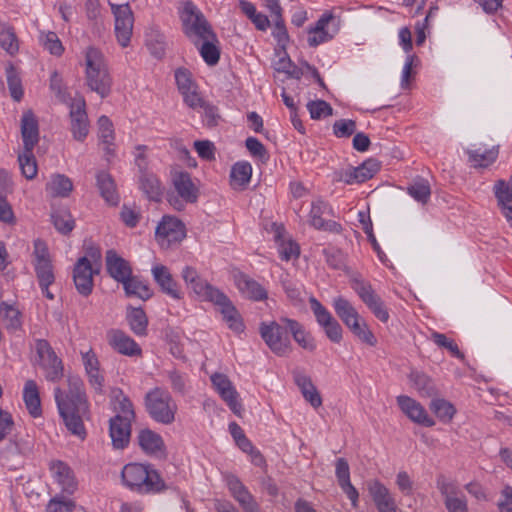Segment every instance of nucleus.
I'll use <instances>...</instances> for the list:
<instances>
[{"label": "nucleus", "mask_w": 512, "mask_h": 512, "mask_svg": "<svg viewBox=\"0 0 512 512\" xmlns=\"http://www.w3.org/2000/svg\"><path fill=\"white\" fill-rule=\"evenodd\" d=\"M55 401L65 426L80 439L86 437L83 419L89 414V404L84 383L79 377L68 378V392L64 395L60 388L54 390Z\"/></svg>", "instance_id": "obj_1"}, {"label": "nucleus", "mask_w": 512, "mask_h": 512, "mask_svg": "<svg viewBox=\"0 0 512 512\" xmlns=\"http://www.w3.org/2000/svg\"><path fill=\"white\" fill-rule=\"evenodd\" d=\"M110 75L103 53L94 47H89L85 53V84L101 98H106L112 88Z\"/></svg>", "instance_id": "obj_2"}, {"label": "nucleus", "mask_w": 512, "mask_h": 512, "mask_svg": "<svg viewBox=\"0 0 512 512\" xmlns=\"http://www.w3.org/2000/svg\"><path fill=\"white\" fill-rule=\"evenodd\" d=\"M145 410L155 422L170 425L175 421L178 410L171 394L160 387L149 390L144 397Z\"/></svg>", "instance_id": "obj_3"}, {"label": "nucleus", "mask_w": 512, "mask_h": 512, "mask_svg": "<svg viewBox=\"0 0 512 512\" xmlns=\"http://www.w3.org/2000/svg\"><path fill=\"white\" fill-rule=\"evenodd\" d=\"M180 18L185 35L196 45L203 39H215V34L203 13L191 2L183 5Z\"/></svg>", "instance_id": "obj_4"}, {"label": "nucleus", "mask_w": 512, "mask_h": 512, "mask_svg": "<svg viewBox=\"0 0 512 512\" xmlns=\"http://www.w3.org/2000/svg\"><path fill=\"white\" fill-rule=\"evenodd\" d=\"M259 333L274 354L286 356L292 351L289 328L281 320L279 322H262Z\"/></svg>", "instance_id": "obj_5"}, {"label": "nucleus", "mask_w": 512, "mask_h": 512, "mask_svg": "<svg viewBox=\"0 0 512 512\" xmlns=\"http://www.w3.org/2000/svg\"><path fill=\"white\" fill-rule=\"evenodd\" d=\"M35 348L45 378L50 382L59 381L64 375V366L52 346L47 340L38 339Z\"/></svg>", "instance_id": "obj_6"}, {"label": "nucleus", "mask_w": 512, "mask_h": 512, "mask_svg": "<svg viewBox=\"0 0 512 512\" xmlns=\"http://www.w3.org/2000/svg\"><path fill=\"white\" fill-rule=\"evenodd\" d=\"M114 15V32L118 44L125 48L129 46L133 34L134 15L129 4L110 3Z\"/></svg>", "instance_id": "obj_7"}, {"label": "nucleus", "mask_w": 512, "mask_h": 512, "mask_svg": "<svg viewBox=\"0 0 512 512\" xmlns=\"http://www.w3.org/2000/svg\"><path fill=\"white\" fill-rule=\"evenodd\" d=\"M185 235L183 223L170 216L163 217L155 232L156 240L163 249H169L173 245L179 244Z\"/></svg>", "instance_id": "obj_8"}, {"label": "nucleus", "mask_w": 512, "mask_h": 512, "mask_svg": "<svg viewBox=\"0 0 512 512\" xmlns=\"http://www.w3.org/2000/svg\"><path fill=\"white\" fill-rule=\"evenodd\" d=\"M353 289L376 318L384 323L389 320V312L384 302L380 296L376 294L369 283L362 280H355L353 283Z\"/></svg>", "instance_id": "obj_9"}, {"label": "nucleus", "mask_w": 512, "mask_h": 512, "mask_svg": "<svg viewBox=\"0 0 512 512\" xmlns=\"http://www.w3.org/2000/svg\"><path fill=\"white\" fill-rule=\"evenodd\" d=\"M181 277L187 288L201 300L210 302L214 295L220 291L205 280L192 266H185L182 269Z\"/></svg>", "instance_id": "obj_10"}, {"label": "nucleus", "mask_w": 512, "mask_h": 512, "mask_svg": "<svg viewBox=\"0 0 512 512\" xmlns=\"http://www.w3.org/2000/svg\"><path fill=\"white\" fill-rule=\"evenodd\" d=\"M70 130L73 138L77 141H84L89 133V120L86 113V103L83 97L79 96L70 102Z\"/></svg>", "instance_id": "obj_11"}, {"label": "nucleus", "mask_w": 512, "mask_h": 512, "mask_svg": "<svg viewBox=\"0 0 512 512\" xmlns=\"http://www.w3.org/2000/svg\"><path fill=\"white\" fill-rule=\"evenodd\" d=\"M99 269H93L91 261L83 256L77 260L73 269V281L76 290L84 297L89 296L93 291V275L97 274Z\"/></svg>", "instance_id": "obj_12"}, {"label": "nucleus", "mask_w": 512, "mask_h": 512, "mask_svg": "<svg viewBox=\"0 0 512 512\" xmlns=\"http://www.w3.org/2000/svg\"><path fill=\"white\" fill-rule=\"evenodd\" d=\"M211 382L232 412L237 416H240L243 407L239 401V394L229 378L224 374L215 373L211 376Z\"/></svg>", "instance_id": "obj_13"}, {"label": "nucleus", "mask_w": 512, "mask_h": 512, "mask_svg": "<svg viewBox=\"0 0 512 512\" xmlns=\"http://www.w3.org/2000/svg\"><path fill=\"white\" fill-rule=\"evenodd\" d=\"M324 215H332V208L328 203L322 200L312 202L309 223L317 230L328 231L331 233L339 234L342 232V226L336 221L323 219Z\"/></svg>", "instance_id": "obj_14"}, {"label": "nucleus", "mask_w": 512, "mask_h": 512, "mask_svg": "<svg viewBox=\"0 0 512 512\" xmlns=\"http://www.w3.org/2000/svg\"><path fill=\"white\" fill-rule=\"evenodd\" d=\"M397 404L401 411L413 422L425 426L432 427L435 421L428 415L424 407L413 398L400 395L397 397Z\"/></svg>", "instance_id": "obj_15"}, {"label": "nucleus", "mask_w": 512, "mask_h": 512, "mask_svg": "<svg viewBox=\"0 0 512 512\" xmlns=\"http://www.w3.org/2000/svg\"><path fill=\"white\" fill-rule=\"evenodd\" d=\"M151 273L153 280L164 294L175 300L183 298V292L174 280L168 267L162 264H155L151 269Z\"/></svg>", "instance_id": "obj_16"}, {"label": "nucleus", "mask_w": 512, "mask_h": 512, "mask_svg": "<svg viewBox=\"0 0 512 512\" xmlns=\"http://www.w3.org/2000/svg\"><path fill=\"white\" fill-rule=\"evenodd\" d=\"M220 308V312L224 321L228 324L229 328L235 332H242L244 324L242 318L237 311L236 307L230 299L222 292L219 291L210 301Z\"/></svg>", "instance_id": "obj_17"}, {"label": "nucleus", "mask_w": 512, "mask_h": 512, "mask_svg": "<svg viewBox=\"0 0 512 512\" xmlns=\"http://www.w3.org/2000/svg\"><path fill=\"white\" fill-rule=\"evenodd\" d=\"M106 338L108 344L119 354L133 357L142 353L140 346L122 330L111 329Z\"/></svg>", "instance_id": "obj_18"}, {"label": "nucleus", "mask_w": 512, "mask_h": 512, "mask_svg": "<svg viewBox=\"0 0 512 512\" xmlns=\"http://www.w3.org/2000/svg\"><path fill=\"white\" fill-rule=\"evenodd\" d=\"M234 283L240 293L250 300L264 301L268 298L267 290L259 282L245 273H235Z\"/></svg>", "instance_id": "obj_19"}, {"label": "nucleus", "mask_w": 512, "mask_h": 512, "mask_svg": "<svg viewBox=\"0 0 512 512\" xmlns=\"http://www.w3.org/2000/svg\"><path fill=\"white\" fill-rule=\"evenodd\" d=\"M105 264L109 276L119 283H123L132 275L130 263L113 249L106 251Z\"/></svg>", "instance_id": "obj_20"}, {"label": "nucleus", "mask_w": 512, "mask_h": 512, "mask_svg": "<svg viewBox=\"0 0 512 512\" xmlns=\"http://www.w3.org/2000/svg\"><path fill=\"white\" fill-rule=\"evenodd\" d=\"M140 448L150 456H165V444L160 434L148 428L142 429L137 435Z\"/></svg>", "instance_id": "obj_21"}, {"label": "nucleus", "mask_w": 512, "mask_h": 512, "mask_svg": "<svg viewBox=\"0 0 512 512\" xmlns=\"http://www.w3.org/2000/svg\"><path fill=\"white\" fill-rule=\"evenodd\" d=\"M173 186L179 197L186 203H195L198 199V188L188 172L178 171L172 175Z\"/></svg>", "instance_id": "obj_22"}, {"label": "nucleus", "mask_w": 512, "mask_h": 512, "mask_svg": "<svg viewBox=\"0 0 512 512\" xmlns=\"http://www.w3.org/2000/svg\"><path fill=\"white\" fill-rule=\"evenodd\" d=\"M21 136L23 149L34 150L39 141L38 121L31 110L25 111L21 118Z\"/></svg>", "instance_id": "obj_23"}, {"label": "nucleus", "mask_w": 512, "mask_h": 512, "mask_svg": "<svg viewBox=\"0 0 512 512\" xmlns=\"http://www.w3.org/2000/svg\"><path fill=\"white\" fill-rule=\"evenodd\" d=\"M96 186L101 197L110 206H117L120 202V195L117 191L113 177L106 171H99L96 174Z\"/></svg>", "instance_id": "obj_24"}, {"label": "nucleus", "mask_w": 512, "mask_h": 512, "mask_svg": "<svg viewBox=\"0 0 512 512\" xmlns=\"http://www.w3.org/2000/svg\"><path fill=\"white\" fill-rule=\"evenodd\" d=\"M131 421L123 420L120 416L110 419V437L112 444L117 449H123L130 441Z\"/></svg>", "instance_id": "obj_25"}, {"label": "nucleus", "mask_w": 512, "mask_h": 512, "mask_svg": "<svg viewBox=\"0 0 512 512\" xmlns=\"http://www.w3.org/2000/svg\"><path fill=\"white\" fill-rule=\"evenodd\" d=\"M281 321L286 324L289 328V332L292 335L296 343L303 349L313 352L316 349V343L314 337L310 332L306 331L304 326L298 321L286 317H282Z\"/></svg>", "instance_id": "obj_26"}, {"label": "nucleus", "mask_w": 512, "mask_h": 512, "mask_svg": "<svg viewBox=\"0 0 512 512\" xmlns=\"http://www.w3.org/2000/svg\"><path fill=\"white\" fill-rule=\"evenodd\" d=\"M123 480H161L160 473L149 464L129 463L121 471Z\"/></svg>", "instance_id": "obj_27"}, {"label": "nucleus", "mask_w": 512, "mask_h": 512, "mask_svg": "<svg viewBox=\"0 0 512 512\" xmlns=\"http://www.w3.org/2000/svg\"><path fill=\"white\" fill-rule=\"evenodd\" d=\"M380 169V163L376 159H368L360 166L345 173L344 181L347 184L362 183L371 179Z\"/></svg>", "instance_id": "obj_28"}, {"label": "nucleus", "mask_w": 512, "mask_h": 512, "mask_svg": "<svg viewBox=\"0 0 512 512\" xmlns=\"http://www.w3.org/2000/svg\"><path fill=\"white\" fill-rule=\"evenodd\" d=\"M334 19L332 13H324L316 22L314 27L308 30V44L310 47H317L318 45L329 41L333 38L332 34L326 30L327 25Z\"/></svg>", "instance_id": "obj_29"}, {"label": "nucleus", "mask_w": 512, "mask_h": 512, "mask_svg": "<svg viewBox=\"0 0 512 512\" xmlns=\"http://www.w3.org/2000/svg\"><path fill=\"white\" fill-rule=\"evenodd\" d=\"M23 401L29 414L37 418L42 414L41 400L37 383L34 380H27L23 389Z\"/></svg>", "instance_id": "obj_30"}, {"label": "nucleus", "mask_w": 512, "mask_h": 512, "mask_svg": "<svg viewBox=\"0 0 512 512\" xmlns=\"http://www.w3.org/2000/svg\"><path fill=\"white\" fill-rule=\"evenodd\" d=\"M295 383L299 387L305 400L308 401L312 407L318 408L322 405L321 395L312 383L310 377L304 374H297L295 376Z\"/></svg>", "instance_id": "obj_31"}, {"label": "nucleus", "mask_w": 512, "mask_h": 512, "mask_svg": "<svg viewBox=\"0 0 512 512\" xmlns=\"http://www.w3.org/2000/svg\"><path fill=\"white\" fill-rule=\"evenodd\" d=\"M122 285L127 297H137L145 301L153 295V291L148 283L142 281L137 276L131 275Z\"/></svg>", "instance_id": "obj_32"}, {"label": "nucleus", "mask_w": 512, "mask_h": 512, "mask_svg": "<svg viewBox=\"0 0 512 512\" xmlns=\"http://www.w3.org/2000/svg\"><path fill=\"white\" fill-rule=\"evenodd\" d=\"M333 307L336 315L341 319L346 327L358 321L361 317L355 307L344 297H336L333 300Z\"/></svg>", "instance_id": "obj_33"}, {"label": "nucleus", "mask_w": 512, "mask_h": 512, "mask_svg": "<svg viewBox=\"0 0 512 512\" xmlns=\"http://www.w3.org/2000/svg\"><path fill=\"white\" fill-rule=\"evenodd\" d=\"M370 491L375 505L380 512H396L394 500L390 497L386 487L380 482H374L370 487Z\"/></svg>", "instance_id": "obj_34"}, {"label": "nucleus", "mask_w": 512, "mask_h": 512, "mask_svg": "<svg viewBox=\"0 0 512 512\" xmlns=\"http://www.w3.org/2000/svg\"><path fill=\"white\" fill-rule=\"evenodd\" d=\"M35 272L42 293L50 300L54 299V295L49 291V286L54 283L55 276L51 262L35 264Z\"/></svg>", "instance_id": "obj_35"}, {"label": "nucleus", "mask_w": 512, "mask_h": 512, "mask_svg": "<svg viewBox=\"0 0 512 512\" xmlns=\"http://www.w3.org/2000/svg\"><path fill=\"white\" fill-rule=\"evenodd\" d=\"M98 136L104 145L107 155H114V129L111 120L107 116L98 119Z\"/></svg>", "instance_id": "obj_36"}, {"label": "nucleus", "mask_w": 512, "mask_h": 512, "mask_svg": "<svg viewBox=\"0 0 512 512\" xmlns=\"http://www.w3.org/2000/svg\"><path fill=\"white\" fill-rule=\"evenodd\" d=\"M410 381L421 397H432L437 394V388L433 380L424 373L411 372Z\"/></svg>", "instance_id": "obj_37"}, {"label": "nucleus", "mask_w": 512, "mask_h": 512, "mask_svg": "<svg viewBox=\"0 0 512 512\" xmlns=\"http://www.w3.org/2000/svg\"><path fill=\"white\" fill-rule=\"evenodd\" d=\"M127 321L134 334L137 336L147 335L148 318L142 308H128Z\"/></svg>", "instance_id": "obj_38"}, {"label": "nucleus", "mask_w": 512, "mask_h": 512, "mask_svg": "<svg viewBox=\"0 0 512 512\" xmlns=\"http://www.w3.org/2000/svg\"><path fill=\"white\" fill-rule=\"evenodd\" d=\"M439 490L445 495V505L449 512H468L466 501L453 495L452 482H438Z\"/></svg>", "instance_id": "obj_39"}, {"label": "nucleus", "mask_w": 512, "mask_h": 512, "mask_svg": "<svg viewBox=\"0 0 512 512\" xmlns=\"http://www.w3.org/2000/svg\"><path fill=\"white\" fill-rule=\"evenodd\" d=\"M140 189L151 200H158L161 196V184L158 178L151 172L139 175Z\"/></svg>", "instance_id": "obj_40"}, {"label": "nucleus", "mask_w": 512, "mask_h": 512, "mask_svg": "<svg viewBox=\"0 0 512 512\" xmlns=\"http://www.w3.org/2000/svg\"><path fill=\"white\" fill-rule=\"evenodd\" d=\"M469 161L473 163L474 167H488L494 163L498 157V147H492L484 151L469 150L468 152Z\"/></svg>", "instance_id": "obj_41"}, {"label": "nucleus", "mask_w": 512, "mask_h": 512, "mask_svg": "<svg viewBox=\"0 0 512 512\" xmlns=\"http://www.w3.org/2000/svg\"><path fill=\"white\" fill-rule=\"evenodd\" d=\"M252 167L248 162H237L231 169V184L243 188L251 179Z\"/></svg>", "instance_id": "obj_42"}, {"label": "nucleus", "mask_w": 512, "mask_h": 512, "mask_svg": "<svg viewBox=\"0 0 512 512\" xmlns=\"http://www.w3.org/2000/svg\"><path fill=\"white\" fill-rule=\"evenodd\" d=\"M114 398L116 401L115 416H120L123 420L133 421L135 419V412L131 400L124 395L122 390L114 391Z\"/></svg>", "instance_id": "obj_43"}, {"label": "nucleus", "mask_w": 512, "mask_h": 512, "mask_svg": "<svg viewBox=\"0 0 512 512\" xmlns=\"http://www.w3.org/2000/svg\"><path fill=\"white\" fill-rule=\"evenodd\" d=\"M73 189L72 181L63 174H56L51 177L47 184V190L53 196L67 197Z\"/></svg>", "instance_id": "obj_44"}, {"label": "nucleus", "mask_w": 512, "mask_h": 512, "mask_svg": "<svg viewBox=\"0 0 512 512\" xmlns=\"http://www.w3.org/2000/svg\"><path fill=\"white\" fill-rule=\"evenodd\" d=\"M408 194L416 201L426 204L431 195V188L428 180L416 178L407 188Z\"/></svg>", "instance_id": "obj_45"}, {"label": "nucleus", "mask_w": 512, "mask_h": 512, "mask_svg": "<svg viewBox=\"0 0 512 512\" xmlns=\"http://www.w3.org/2000/svg\"><path fill=\"white\" fill-rule=\"evenodd\" d=\"M0 316L8 330H18L22 325L20 311L6 302L0 304Z\"/></svg>", "instance_id": "obj_46"}, {"label": "nucleus", "mask_w": 512, "mask_h": 512, "mask_svg": "<svg viewBox=\"0 0 512 512\" xmlns=\"http://www.w3.org/2000/svg\"><path fill=\"white\" fill-rule=\"evenodd\" d=\"M18 162L22 175L26 179L31 180L36 177L38 167L33 150L27 151L26 149H23V151L18 155Z\"/></svg>", "instance_id": "obj_47"}, {"label": "nucleus", "mask_w": 512, "mask_h": 512, "mask_svg": "<svg viewBox=\"0 0 512 512\" xmlns=\"http://www.w3.org/2000/svg\"><path fill=\"white\" fill-rule=\"evenodd\" d=\"M432 412L443 422H449L456 413L454 406L442 398L433 399L430 403Z\"/></svg>", "instance_id": "obj_48"}, {"label": "nucleus", "mask_w": 512, "mask_h": 512, "mask_svg": "<svg viewBox=\"0 0 512 512\" xmlns=\"http://www.w3.org/2000/svg\"><path fill=\"white\" fill-rule=\"evenodd\" d=\"M360 341L374 346L377 342L374 334L369 329L366 321L360 317L358 321H355L351 326L347 327Z\"/></svg>", "instance_id": "obj_49"}, {"label": "nucleus", "mask_w": 512, "mask_h": 512, "mask_svg": "<svg viewBox=\"0 0 512 512\" xmlns=\"http://www.w3.org/2000/svg\"><path fill=\"white\" fill-rule=\"evenodd\" d=\"M0 46L9 54H14L19 49L13 28L3 23H0Z\"/></svg>", "instance_id": "obj_50"}, {"label": "nucleus", "mask_w": 512, "mask_h": 512, "mask_svg": "<svg viewBox=\"0 0 512 512\" xmlns=\"http://www.w3.org/2000/svg\"><path fill=\"white\" fill-rule=\"evenodd\" d=\"M129 490L139 494H156L168 488L165 482H123Z\"/></svg>", "instance_id": "obj_51"}, {"label": "nucleus", "mask_w": 512, "mask_h": 512, "mask_svg": "<svg viewBox=\"0 0 512 512\" xmlns=\"http://www.w3.org/2000/svg\"><path fill=\"white\" fill-rule=\"evenodd\" d=\"M6 77L11 97L15 101H20L23 96L21 79L12 64L6 67Z\"/></svg>", "instance_id": "obj_52"}, {"label": "nucleus", "mask_w": 512, "mask_h": 512, "mask_svg": "<svg viewBox=\"0 0 512 512\" xmlns=\"http://www.w3.org/2000/svg\"><path fill=\"white\" fill-rule=\"evenodd\" d=\"M52 220L55 228L62 234H69L75 226L72 215L66 210L54 212Z\"/></svg>", "instance_id": "obj_53"}, {"label": "nucleus", "mask_w": 512, "mask_h": 512, "mask_svg": "<svg viewBox=\"0 0 512 512\" xmlns=\"http://www.w3.org/2000/svg\"><path fill=\"white\" fill-rule=\"evenodd\" d=\"M215 39H203L200 54L208 65H216L220 58V51L214 44Z\"/></svg>", "instance_id": "obj_54"}, {"label": "nucleus", "mask_w": 512, "mask_h": 512, "mask_svg": "<svg viewBox=\"0 0 512 512\" xmlns=\"http://www.w3.org/2000/svg\"><path fill=\"white\" fill-rule=\"evenodd\" d=\"M229 490L236 501L242 506V508L254 503L252 495L243 485V482H228Z\"/></svg>", "instance_id": "obj_55"}, {"label": "nucleus", "mask_w": 512, "mask_h": 512, "mask_svg": "<svg viewBox=\"0 0 512 512\" xmlns=\"http://www.w3.org/2000/svg\"><path fill=\"white\" fill-rule=\"evenodd\" d=\"M431 338L437 346L447 349L452 356L459 359L464 358L463 353L459 350L458 345L455 343V341L453 339L448 338L445 334L433 332L431 334Z\"/></svg>", "instance_id": "obj_56"}, {"label": "nucleus", "mask_w": 512, "mask_h": 512, "mask_svg": "<svg viewBox=\"0 0 512 512\" xmlns=\"http://www.w3.org/2000/svg\"><path fill=\"white\" fill-rule=\"evenodd\" d=\"M39 39L43 47L51 54L60 56L63 53L62 43L55 32H41Z\"/></svg>", "instance_id": "obj_57"}, {"label": "nucleus", "mask_w": 512, "mask_h": 512, "mask_svg": "<svg viewBox=\"0 0 512 512\" xmlns=\"http://www.w3.org/2000/svg\"><path fill=\"white\" fill-rule=\"evenodd\" d=\"M307 109L312 119L318 120L333 114V109L324 100H314L307 103Z\"/></svg>", "instance_id": "obj_58"}, {"label": "nucleus", "mask_w": 512, "mask_h": 512, "mask_svg": "<svg viewBox=\"0 0 512 512\" xmlns=\"http://www.w3.org/2000/svg\"><path fill=\"white\" fill-rule=\"evenodd\" d=\"M493 191L498 205L512 204V187L505 180H498L494 184Z\"/></svg>", "instance_id": "obj_59"}, {"label": "nucleus", "mask_w": 512, "mask_h": 512, "mask_svg": "<svg viewBox=\"0 0 512 512\" xmlns=\"http://www.w3.org/2000/svg\"><path fill=\"white\" fill-rule=\"evenodd\" d=\"M74 507V502L65 495H56L49 501L47 512H73Z\"/></svg>", "instance_id": "obj_60"}, {"label": "nucleus", "mask_w": 512, "mask_h": 512, "mask_svg": "<svg viewBox=\"0 0 512 512\" xmlns=\"http://www.w3.org/2000/svg\"><path fill=\"white\" fill-rule=\"evenodd\" d=\"M309 303L316 321L321 327L334 319L332 314L316 298L311 297Z\"/></svg>", "instance_id": "obj_61"}, {"label": "nucleus", "mask_w": 512, "mask_h": 512, "mask_svg": "<svg viewBox=\"0 0 512 512\" xmlns=\"http://www.w3.org/2000/svg\"><path fill=\"white\" fill-rule=\"evenodd\" d=\"M50 89L55 93L56 97L59 101L63 103L72 102L69 93L66 91L65 87L62 84V78L60 77L57 71H54L50 77Z\"/></svg>", "instance_id": "obj_62"}, {"label": "nucleus", "mask_w": 512, "mask_h": 512, "mask_svg": "<svg viewBox=\"0 0 512 512\" xmlns=\"http://www.w3.org/2000/svg\"><path fill=\"white\" fill-rule=\"evenodd\" d=\"M175 80L178 90L181 94L188 92L196 87L191 78V73L185 68L176 69Z\"/></svg>", "instance_id": "obj_63"}, {"label": "nucleus", "mask_w": 512, "mask_h": 512, "mask_svg": "<svg viewBox=\"0 0 512 512\" xmlns=\"http://www.w3.org/2000/svg\"><path fill=\"white\" fill-rule=\"evenodd\" d=\"M147 46L155 57L161 58L165 53L164 36L159 32H152L148 35Z\"/></svg>", "instance_id": "obj_64"}]
</instances>
